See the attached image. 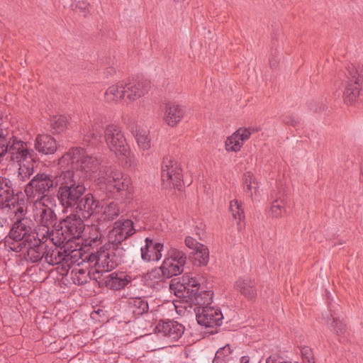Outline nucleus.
Returning <instances> with one entry per match:
<instances>
[{
	"label": "nucleus",
	"mask_w": 363,
	"mask_h": 363,
	"mask_svg": "<svg viewBox=\"0 0 363 363\" xmlns=\"http://www.w3.org/2000/svg\"><path fill=\"white\" fill-rule=\"evenodd\" d=\"M61 172L54 179L55 186L82 184L98 169L99 160L81 147L71 148L58 160Z\"/></svg>",
	"instance_id": "obj_1"
},
{
	"label": "nucleus",
	"mask_w": 363,
	"mask_h": 363,
	"mask_svg": "<svg viewBox=\"0 0 363 363\" xmlns=\"http://www.w3.org/2000/svg\"><path fill=\"white\" fill-rule=\"evenodd\" d=\"M7 158L18 165V179L25 182L34 173L36 164L33 150H29L26 143L13 137L9 145Z\"/></svg>",
	"instance_id": "obj_2"
},
{
	"label": "nucleus",
	"mask_w": 363,
	"mask_h": 363,
	"mask_svg": "<svg viewBox=\"0 0 363 363\" xmlns=\"http://www.w3.org/2000/svg\"><path fill=\"white\" fill-rule=\"evenodd\" d=\"M33 203V216L35 221L39 225L38 235H42V239L46 238V240L50 239V235L54 231L52 229L55 223L56 216L52 207L55 206V200L52 197H43V199L30 201Z\"/></svg>",
	"instance_id": "obj_3"
},
{
	"label": "nucleus",
	"mask_w": 363,
	"mask_h": 363,
	"mask_svg": "<svg viewBox=\"0 0 363 363\" xmlns=\"http://www.w3.org/2000/svg\"><path fill=\"white\" fill-rule=\"evenodd\" d=\"M186 262V254L175 247H171L167 251L165 258L158 269L152 270L147 274L148 279H169L182 273Z\"/></svg>",
	"instance_id": "obj_4"
},
{
	"label": "nucleus",
	"mask_w": 363,
	"mask_h": 363,
	"mask_svg": "<svg viewBox=\"0 0 363 363\" xmlns=\"http://www.w3.org/2000/svg\"><path fill=\"white\" fill-rule=\"evenodd\" d=\"M100 189L111 194H116L128 189L129 180L120 170L112 167L98 166L92 176Z\"/></svg>",
	"instance_id": "obj_5"
},
{
	"label": "nucleus",
	"mask_w": 363,
	"mask_h": 363,
	"mask_svg": "<svg viewBox=\"0 0 363 363\" xmlns=\"http://www.w3.org/2000/svg\"><path fill=\"white\" fill-rule=\"evenodd\" d=\"M28 218L16 220L10 230L9 235L5 238V246L11 251L20 252L35 241V234L30 225Z\"/></svg>",
	"instance_id": "obj_6"
},
{
	"label": "nucleus",
	"mask_w": 363,
	"mask_h": 363,
	"mask_svg": "<svg viewBox=\"0 0 363 363\" xmlns=\"http://www.w3.org/2000/svg\"><path fill=\"white\" fill-rule=\"evenodd\" d=\"M82 218L79 215L71 214L61 222V229L53 231L50 240L56 245H63L72 239L79 238L84 229Z\"/></svg>",
	"instance_id": "obj_7"
},
{
	"label": "nucleus",
	"mask_w": 363,
	"mask_h": 363,
	"mask_svg": "<svg viewBox=\"0 0 363 363\" xmlns=\"http://www.w3.org/2000/svg\"><path fill=\"white\" fill-rule=\"evenodd\" d=\"M104 134L106 143L110 150L116 155L123 157L125 160V163L131 165L134 160V155L130 152L121 128L116 125H108L104 130Z\"/></svg>",
	"instance_id": "obj_8"
},
{
	"label": "nucleus",
	"mask_w": 363,
	"mask_h": 363,
	"mask_svg": "<svg viewBox=\"0 0 363 363\" xmlns=\"http://www.w3.org/2000/svg\"><path fill=\"white\" fill-rule=\"evenodd\" d=\"M54 186L55 179L51 174L39 172L26 185L24 191L28 201H35L43 197H51L48 193Z\"/></svg>",
	"instance_id": "obj_9"
},
{
	"label": "nucleus",
	"mask_w": 363,
	"mask_h": 363,
	"mask_svg": "<svg viewBox=\"0 0 363 363\" xmlns=\"http://www.w3.org/2000/svg\"><path fill=\"white\" fill-rule=\"evenodd\" d=\"M345 74L347 78L343 92L344 100L352 103L359 97L363 80V65H350Z\"/></svg>",
	"instance_id": "obj_10"
},
{
	"label": "nucleus",
	"mask_w": 363,
	"mask_h": 363,
	"mask_svg": "<svg viewBox=\"0 0 363 363\" xmlns=\"http://www.w3.org/2000/svg\"><path fill=\"white\" fill-rule=\"evenodd\" d=\"M161 179L164 187L172 185L179 187L182 184V169L172 158H164L161 167Z\"/></svg>",
	"instance_id": "obj_11"
},
{
	"label": "nucleus",
	"mask_w": 363,
	"mask_h": 363,
	"mask_svg": "<svg viewBox=\"0 0 363 363\" xmlns=\"http://www.w3.org/2000/svg\"><path fill=\"white\" fill-rule=\"evenodd\" d=\"M122 261L121 257L116 255V252L111 251L99 252L97 255L96 263L91 269L94 278L95 277H103L104 273H106L116 268Z\"/></svg>",
	"instance_id": "obj_12"
},
{
	"label": "nucleus",
	"mask_w": 363,
	"mask_h": 363,
	"mask_svg": "<svg viewBox=\"0 0 363 363\" xmlns=\"http://www.w3.org/2000/svg\"><path fill=\"white\" fill-rule=\"evenodd\" d=\"M197 323L206 328H213L222 324L223 315L220 310L213 306L195 307Z\"/></svg>",
	"instance_id": "obj_13"
},
{
	"label": "nucleus",
	"mask_w": 363,
	"mask_h": 363,
	"mask_svg": "<svg viewBox=\"0 0 363 363\" xmlns=\"http://www.w3.org/2000/svg\"><path fill=\"white\" fill-rule=\"evenodd\" d=\"M83 184L73 186H65L59 188L58 199L64 207L69 208L77 205L85 192Z\"/></svg>",
	"instance_id": "obj_14"
},
{
	"label": "nucleus",
	"mask_w": 363,
	"mask_h": 363,
	"mask_svg": "<svg viewBox=\"0 0 363 363\" xmlns=\"http://www.w3.org/2000/svg\"><path fill=\"white\" fill-rule=\"evenodd\" d=\"M124 92L125 104L132 103L147 94L150 90L148 82L136 80H125Z\"/></svg>",
	"instance_id": "obj_15"
},
{
	"label": "nucleus",
	"mask_w": 363,
	"mask_h": 363,
	"mask_svg": "<svg viewBox=\"0 0 363 363\" xmlns=\"http://www.w3.org/2000/svg\"><path fill=\"white\" fill-rule=\"evenodd\" d=\"M135 233V229L131 220H120L114 223L113 229L108 233V239L111 242L118 244Z\"/></svg>",
	"instance_id": "obj_16"
},
{
	"label": "nucleus",
	"mask_w": 363,
	"mask_h": 363,
	"mask_svg": "<svg viewBox=\"0 0 363 363\" xmlns=\"http://www.w3.org/2000/svg\"><path fill=\"white\" fill-rule=\"evenodd\" d=\"M255 131L254 128H240L227 138L225 150L228 152H237L240 150L244 143L247 141Z\"/></svg>",
	"instance_id": "obj_17"
},
{
	"label": "nucleus",
	"mask_w": 363,
	"mask_h": 363,
	"mask_svg": "<svg viewBox=\"0 0 363 363\" xmlns=\"http://www.w3.org/2000/svg\"><path fill=\"white\" fill-rule=\"evenodd\" d=\"M184 243L189 249L191 250V254L193 255L195 264L206 266L208 264L209 261V251L206 245L199 242L190 236L186 237Z\"/></svg>",
	"instance_id": "obj_18"
},
{
	"label": "nucleus",
	"mask_w": 363,
	"mask_h": 363,
	"mask_svg": "<svg viewBox=\"0 0 363 363\" xmlns=\"http://www.w3.org/2000/svg\"><path fill=\"white\" fill-rule=\"evenodd\" d=\"M199 283L196 277L189 274H184L181 278L179 282L176 284H170L172 289H175V295L177 296H191L192 293L199 291Z\"/></svg>",
	"instance_id": "obj_19"
},
{
	"label": "nucleus",
	"mask_w": 363,
	"mask_h": 363,
	"mask_svg": "<svg viewBox=\"0 0 363 363\" xmlns=\"http://www.w3.org/2000/svg\"><path fill=\"white\" fill-rule=\"evenodd\" d=\"M100 202L91 194H87L82 197L77 204V213L84 219H87L91 216L96 217Z\"/></svg>",
	"instance_id": "obj_20"
},
{
	"label": "nucleus",
	"mask_w": 363,
	"mask_h": 363,
	"mask_svg": "<svg viewBox=\"0 0 363 363\" xmlns=\"http://www.w3.org/2000/svg\"><path fill=\"white\" fill-rule=\"evenodd\" d=\"M1 209L11 219L16 218V220H18L26 218L24 217L27 209L26 202L24 199H20L17 195L13 196V199L6 202L1 206Z\"/></svg>",
	"instance_id": "obj_21"
},
{
	"label": "nucleus",
	"mask_w": 363,
	"mask_h": 363,
	"mask_svg": "<svg viewBox=\"0 0 363 363\" xmlns=\"http://www.w3.org/2000/svg\"><path fill=\"white\" fill-rule=\"evenodd\" d=\"M145 245L141 247V258L145 262L159 261L162 258L163 244L154 242L153 240L146 238Z\"/></svg>",
	"instance_id": "obj_22"
},
{
	"label": "nucleus",
	"mask_w": 363,
	"mask_h": 363,
	"mask_svg": "<svg viewBox=\"0 0 363 363\" xmlns=\"http://www.w3.org/2000/svg\"><path fill=\"white\" fill-rule=\"evenodd\" d=\"M124 272H113L103 277H95L100 285L105 286L112 290H119L125 287L128 281Z\"/></svg>",
	"instance_id": "obj_23"
},
{
	"label": "nucleus",
	"mask_w": 363,
	"mask_h": 363,
	"mask_svg": "<svg viewBox=\"0 0 363 363\" xmlns=\"http://www.w3.org/2000/svg\"><path fill=\"white\" fill-rule=\"evenodd\" d=\"M156 328L159 333L171 341L179 340L184 331L182 324L172 320L159 323Z\"/></svg>",
	"instance_id": "obj_24"
},
{
	"label": "nucleus",
	"mask_w": 363,
	"mask_h": 363,
	"mask_svg": "<svg viewBox=\"0 0 363 363\" xmlns=\"http://www.w3.org/2000/svg\"><path fill=\"white\" fill-rule=\"evenodd\" d=\"M121 213V207L117 202H100V207L96 215L99 222H108L116 219Z\"/></svg>",
	"instance_id": "obj_25"
},
{
	"label": "nucleus",
	"mask_w": 363,
	"mask_h": 363,
	"mask_svg": "<svg viewBox=\"0 0 363 363\" xmlns=\"http://www.w3.org/2000/svg\"><path fill=\"white\" fill-rule=\"evenodd\" d=\"M34 148L40 154L42 155H52L57 150L56 140L53 137L48 134L38 135L36 136Z\"/></svg>",
	"instance_id": "obj_26"
},
{
	"label": "nucleus",
	"mask_w": 363,
	"mask_h": 363,
	"mask_svg": "<svg viewBox=\"0 0 363 363\" xmlns=\"http://www.w3.org/2000/svg\"><path fill=\"white\" fill-rule=\"evenodd\" d=\"M184 114V111L179 104L169 103L165 106L163 118L168 125L174 127L182 120Z\"/></svg>",
	"instance_id": "obj_27"
},
{
	"label": "nucleus",
	"mask_w": 363,
	"mask_h": 363,
	"mask_svg": "<svg viewBox=\"0 0 363 363\" xmlns=\"http://www.w3.org/2000/svg\"><path fill=\"white\" fill-rule=\"evenodd\" d=\"M243 189L246 195L252 201L257 200L260 196V191L258 182L254 174L247 172L244 174L242 178Z\"/></svg>",
	"instance_id": "obj_28"
},
{
	"label": "nucleus",
	"mask_w": 363,
	"mask_h": 363,
	"mask_svg": "<svg viewBox=\"0 0 363 363\" xmlns=\"http://www.w3.org/2000/svg\"><path fill=\"white\" fill-rule=\"evenodd\" d=\"M235 288L249 299L255 298L257 296L255 283L248 277L239 278L235 284Z\"/></svg>",
	"instance_id": "obj_29"
},
{
	"label": "nucleus",
	"mask_w": 363,
	"mask_h": 363,
	"mask_svg": "<svg viewBox=\"0 0 363 363\" xmlns=\"http://www.w3.org/2000/svg\"><path fill=\"white\" fill-rule=\"evenodd\" d=\"M35 238V241L30 245H27L26 254L25 258L31 262H37L44 258L46 245L45 243H39Z\"/></svg>",
	"instance_id": "obj_30"
},
{
	"label": "nucleus",
	"mask_w": 363,
	"mask_h": 363,
	"mask_svg": "<svg viewBox=\"0 0 363 363\" xmlns=\"http://www.w3.org/2000/svg\"><path fill=\"white\" fill-rule=\"evenodd\" d=\"M123 81L119 82L116 84L110 86L104 94V99L109 103H123L125 102V92Z\"/></svg>",
	"instance_id": "obj_31"
},
{
	"label": "nucleus",
	"mask_w": 363,
	"mask_h": 363,
	"mask_svg": "<svg viewBox=\"0 0 363 363\" xmlns=\"http://www.w3.org/2000/svg\"><path fill=\"white\" fill-rule=\"evenodd\" d=\"M55 245V247H48L45 251L44 259L45 262L50 265H55L62 263L66 259V252L62 251V248H58L61 245Z\"/></svg>",
	"instance_id": "obj_32"
},
{
	"label": "nucleus",
	"mask_w": 363,
	"mask_h": 363,
	"mask_svg": "<svg viewBox=\"0 0 363 363\" xmlns=\"http://www.w3.org/2000/svg\"><path fill=\"white\" fill-rule=\"evenodd\" d=\"M14 193L12 182L6 177H0V204L1 206L13 199Z\"/></svg>",
	"instance_id": "obj_33"
},
{
	"label": "nucleus",
	"mask_w": 363,
	"mask_h": 363,
	"mask_svg": "<svg viewBox=\"0 0 363 363\" xmlns=\"http://www.w3.org/2000/svg\"><path fill=\"white\" fill-rule=\"evenodd\" d=\"M133 134L140 150H147L151 147V139L148 130L141 127H136L133 130Z\"/></svg>",
	"instance_id": "obj_34"
},
{
	"label": "nucleus",
	"mask_w": 363,
	"mask_h": 363,
	"mask_svg": "<svg viewBox=\"0 0 363 363\" xmlns=\"http://www.w3.org/2000/svg\"><path fill=\"white\" fill-rule=\"evenodd\" d=\"M106 118L104 116L97 115L91 121L88 130L84 129V133L88 134L89 136L96 138L99 136L103 129V125L106 122Z\"/></svg>",
	"instance_id": "obj_35"
},
{
	"label": "nucleus",
	"mask_w": 363,
	"mask_h": 363,
	"mask_svg": "<svg viewBox=\"0 0 363 363\" xmlns=\"http://www.w3.org/2000/svg\"><path fill=\"white\" fill-rule=\"evenodd\" d=\"M212 292L211 291H201L192 293L189 296L193 302L196 305V307L211 306L212 302Z\"/></svg>",
	"instance_id": "obj_36"
},
{
	"label": "nucleus",
	"mask_w": 363,
	"mask_h": 363,
	"mask_svg": "<svg viewBox=\"0 0 363 363\" xmlns=\"http://www.w3.org/2000/svg\"><path fill=\"white\" fill-rule=\"evenodd\" d=\"M129 304L135 315H142L148 311L147 302L140 297L131 299Z\"/></svg>",
	"instance_id": "obj_37"
},
{
	"label": "nucleus",
	"mask_w": 363,
	"mask_h": 363,
	"mask_svg": "<svg viewBox=\"0 0 363 363\" xmlns=\"http://www.w3.org/2000/svg\"><path fill=\"white\" fill-rule=\"evenodd\" d=\"M233 350L229 345L220 347L216 353L213 363H225L230 359Z\"/></svg>",
	"instance_id": "obj_38"
},
{
	"label": "nucleus",
	"mask_w": 363,
	"mask_h": 363,
	"mask_svg": "<svg viewBox=\"0 0 363 363\" xmlns=\"http://www.w3.org/2000/svg\"><path fill=\"white\" fill-rule=\"evenodd\" d=\"M51 126L55 133H61L67 127V119L64 116H54L51 118Z\"/></svg>",
	"instance_id": "obj_39"
},
{
	"label": "nucleus",
	"mask_w": 363,
	"mask_h": 363,
	"mask_svg": "<svg viewBox=\"0 0 363 363\" xmlns=\"http://www.w3.org/2000/svg\"><path fill=\"white\" fill-rule=\"evenodd\" d=\"M285 213L284 201L281 198L273 201L270 208V213L272 217H281Z\"/></svg>",
	"instance_id": "obj_40"
},
{
	"label": "nucleus",
	"mask_w": 363,
	"mask_h": 363,
	"mask_svg": "<svg viewBox=\"0 0 363 363\" xmlns=\"http://www.w3.org/2000/svg\"><path fill=\"white\" fill-rule=\"evenodd\" d=\"M72 279L77 285H83L88 281V274L83 269H74L72 271Z\"/></svg>",
	"instance_id": "obj_41"
},
{
	"label": "nucleus",
	"mask_w": 363,
	"mask_h": 363,
	"mask_svg": "<svg viewBox=\"0 0 363 363\" xmlns=\"http://www.w3.org/2000/svg\"><path fill=\"white\" fill-rule=\"evenodd\" d=\"M230 211L231 212L233 217L235 220H239V221L242 220L245 217L243 208L238 200H233L230 201Z\"/></svg>",
	"instance_id": "obj_42"
},
{
	"label": "nucleus",
	"mask_w": 363,
	"mask_h": 363,
	"mask_svg": "<svg viewBox=\"0 0 363 363\" xmlns=\"http://www.w3.org/2000/svg\"><path fill=\"white\" fill-rule=\"evenodd\" d=\"M330 317L333 320L331 327L337 335L343 334L345 332V325L336 316V313H331Z\"/></svg>",
	"instance_id": "obj_43"
},
{
	"label": "nucleus",
	"mask_w": 363,
	"mask_h": 363,
	"mask_svg": "<svg viewBox=\"0 0 363 363\" xmlns=\"http://www.w3.org/2000/svg\"><path fill=\"white\" fill-rule=\"evenodd\" d=\"M89 6L90 4L87 1L80 0H73L72 4L73 9L79 11L84 16L89 13Z\"/></svg>",
	"instance_id": "obj_44"
},
{
	"label": "nucleus",
	"mask_w": 363,
	"mask_h": 363,
	"mask_svg": "<svg viewBox=\"0 0 363 363\" xmlns=\"http://www.w3.org/2000/svg\"><path fill=\"white\" fill-rule=\"evenodd\" d=\"M301 352L304 363H315L313 351L309 347H303Z\"/></svg>",
	"instance_id": "obj_45"
},
{
	"label": "nucleus",
	"mask_w": 363,
	"mask_h": 363,
	"mask_svg": "<svg viewBox=\"0 0 363 363\" xmlns=\"http://www.w3.org/2000/svg\"><path fill=\"white\" fill-rule=\"evenodd\" d=\"M266 363H291V362L284 360L279 354L275 353L267 358Z\"/></svg>",
	"instance_id": "obj_46"
},
{
	"label": "nucleus",
	"mask_w": 363,
	"mask_h": 363,
	"mask_svg": "<svg viewBox=\"0 0 363 363\" xmlns=\"http://www.w3.org/2000/svg\"><path fill=\"white\" fill-rule=\"evenodd\" d=\"M91 229L94 231L93 234L89 236L91 242L96 243L99 241L101 238L102 234L98 230L96 226H92Z\"/></svg>",
	"instance_id": "obj_47"
},
{
	"label": "nucleus",
	"mask_w": 363,
	"mask_h": 363,
	"mask_svg": "<svg viewBox=\"0 0 363 363\" xmlns=\"http://www.w3.org/2000/svg\"><path fill=\"white\" fill-rule=\"evenodd\" d=\"M240 363H250V358L247 356H243L240 359Z\"/></svg>",
	"instance_id": "obj_48"
},
{
	"label": "nucleus",
	"mask_w": 363,
	"mask_h": 363,
	"mask_svg": "<svg viewBox=\"0 0 363 363\" xmlns=\"http://www.w3.org/2000/svg\"><path fill=\"white\" fill-rule=\"evenodd\" d=\"M311 109L314 111H318V109L316 108L311 107Z\"/></svg>",
	"instance_id": "obj_49"
},
{
	"label": "nucleus",
	"mask_w": 363,
	"mask_h": 363,
	"mask_svg": "<svg viewBox=\"0 0 363 363\" xmlns=\"http://www.w3.org/2000/svg\"><path fill=\"white\" fill-rule=\"evenodd\" d=\"M284 121L285 123H290V121H286V120H285V119L284 120Z\"/></svg>",
	"instance_id": "obj_50"
},
{
	"label": "nucleus",
	"mask_w": 363,
	"mask_h": 363,
	"mask_svg": "<svg viewBox=\"0 0 363 363\" xmlns=\"http://www.w3.org/2000/svg\"><path fill=\"white\" fill-rule=\"evenodd\" d=\"M0 208H1V205L0 204Z\"/></svg>",
	"instance_id": "obj_51"
}]
</instances>
